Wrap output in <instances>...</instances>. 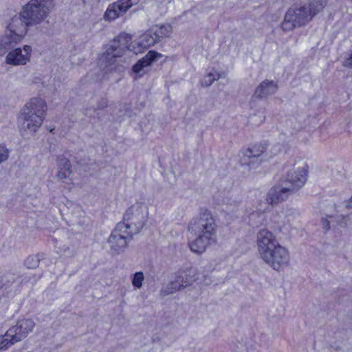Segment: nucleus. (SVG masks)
Wrapping results in <instances>:
<instances>
[{
	"label": "nucleus",
	"instance_id": "nucleus-1",
	"mask_svg": "<svg viewBox=\"0 0 352 352\" xmlns=\"http://www.w3.org/2000/svg\"><path fill=\"white\" fill-rule=\"evenodd\" d=\"M130 41L131 37L127 35H119L107 47L99 58L100 66L105 73L119 69L118 58L124 55L125 48L137 54L144 52L157 43L151 28L129 44Z\"/></svg>",
	"mask_w": 352,
	"mask_h": 352
},
{
	"label": "nucleus",
	"instance_id": "nucleus-2",
	"mask_svg": "<svg viewBox=\"0 0 352 352\" xmlns=\"http://www.w3.org/2000/svg\"><path fill=\"white\" fill-rule=\"evenodd\" d=\"M255 243L259 258L274 270L278 272L289 265L288 249L278 242L276 235L269 229H260L256 232Z\"/></svg>",
	"mask_w": 352,
	"mask_h": 352
},
{
	"label": "nucleus",
	"instance_id": "nucleus-3",
	"mask_svg": "<svg viewBox=\"0 0 352 352\" xmlns=\"http://www.w3.org/2000/svg\"><path fill=\"white\" fill-rule=\"evenodd\" d=\"M188 232L195 236L188 238L190 250L197 254L204 253L216 240L217 224L211 212L202 210L193 218L188 223Z\"/></svg>",
	"mask_w": 352,
	"mask_h": 352
},
{
	"label": "nucleus",
	"instance_id": "nucleus-4",
	"mask_svg": "<svg viewBox=\"0 0 352 352\" xmlns=\"http://www.w3.org/2000/svg\"><path fill=\"white\" fill-rule=\"evenodd\" d=\"M47 109L44 99L39 97L30 99L21 109L18 117L21 134L34 135L45 120Z\"/></svg>",
	"mask_w": 352,
	"mask_h": 352
},
{
	"label": "nucleus",
	"instance_id": "nucleus-5",
	"mask_svg": "<svg viewBox=\"0 0 352 352\" xmlns=\"http://www.w3.org/2000/svg\"><path fill=\"white\" fill-rule=\"evenodd\" d=\"M318 1L310 0L309 5L294 4L288 9L281 23L283 31H292L309 22L313 16L322 10L318 8Z\"/></svg>",
	"mask_w": 352,
	"mask_h": 352
},
{
	"label": "nucleus",
	"instance_id": "nucleus-6",
	"mask_svg": "<svg viewBox=\"0 0 352 352\" xmlns=\"http://www.w3.org/2000/svg\"><path fill=\"white\" fill-rule=\"evenodd\" d=\"M55 6V0H30L21 11V16L30 25H37L50 15Z\"/></svg>",
	"mask_w": 352,
	"mask_h": 352
},
{
	"label": "nucleus",
	"instance_id": "nucleus-7",
	"mask_svg": "<svg viewBox=\"0 0 352 352\" xmlns=\"http://www.w3.org/2000/svg\"><path fill=\"white\" fill-rule=\"evenodd\" d=\"M148 217V208L145 203L136 202L129 207L120 224L125 226L129 233H139L146 225Z\"/></svg>",
	"mask_w": 352,
	"mask_h": 352
},
{
	"label": "nucleus",
	"instance_id": "nucleus-8",
	"mask_svg": "<svg viewBox=\"0 0 352 352\" xmlns=\"http://www.w3.org/2000/svg\"><path fill=\"white\" fill-rule=\"evenodd\" d=\"M198 276V270L195 267L180 270L175 274L174 278L166 286L163 292L170 294L184 289L195 283Z\"/></svg>",
	"mask_w": 352,
	"mask_h": 352
},
{
	"label": "nucleus",
	"instance_id": "nucleus-9",
	"mask_svg": "<svg viewBox=\"0 0 352 352\" xmlns=\"http://www.w3.org/2000/svg\"><path fill=\"white\" fill-rule=\"evenodd\" d=\"M134 234L129 233L124 225L118 223L108 240L111 250L116 253L124 252Z\"/></svg>",
	"mask_w": 352,
	"mask_h": 352
},
{
	"label": "nucleus",
	"instance_id": "nucleus-10",
	"mask_svg": "<svg viewBox=\"0 0 352 352\" xmlns=\"http://www.w3.org/2000/svg\"><path fill=\"white\" fill-rule=\"evenodd\" d=\"M35 325L36 323L32 319H21L14 326L9 328L5 334L9 341L12 342V345H13L25 339L33 331Z\"/></svg>",
	"mask_w": 352,
	"mask_h": 352
},
{
	"label": "nucleus",
	"instance_id": "nucleus-11",
	"mask_svg": "<svg viewBox=\"0 0 352 352\" xmlns=\"http://www.w3.org/2000/svg\"><path fill=\"white\" fill-rule=\"evenodd\" d=\"M140 0H118L108 6L103 18L107 21H113L122 16L133 6L138 4Z\"/></svg>",
	"mask_w": 352,
	"mask_h": 352
},
{
	"label": "nucleus",
	"instance_id": "nucleus-12",
	"mask_svg": "<svg viewBox=\"0 0 352 352\" xmlns=\"http://www.w3.org/2000/svg\"><path fill=\"white\" fill-rule=\"evenodd\" d=\"M25 21L21 14L19 16H14L8 26L5 36L9 38L12 43L20 42L27 32V26L31 25Z\"/></svg>",
	"mask_w": 352,
	"mask_h": 352
},
{
	"label": "nucleus",
	"instance_id": "nucleus-13",
	"mask_svg": "<svg viewBox=\"0 0 352 352\" xmlns=\"http://www.w3.org/2000/svg\"><path fill=\"white\" fill-rule=\"evenodd\" d=\"M307 174L308 167L305 164L303 166L289 171L287 177L282 181L295 192L305 185Z\"/></svg>",
	"mask_w": 352,
	"mask_h": 352
},
{
	"label": "nucleus",
	"instance_id": "nucleus-14",
	"mask_svg": "<svg viewBox=\"0 0 352 352\" xmlns=\"http://www.w3.org/2000/svg\"><path fill=\"white\" fill-rule=\"evenodd\" d=\"M31 54V46L25 45L23 48H16L10 51L6 57V62L14 66L24 65L30 61Z\"/></svg>",
	"mask_w": 352,
	"mask_h": 352
},
{
	"label": "nucleus",
	"instance_id": "nucleus-15",
	"mask_svg": "<svg viewBox=\"0 0 352 352\" xmlns=\"http://www.w3.org/2000/svg\"><path fill=\"white\" fill-rule=\"evenodd\" d=\"M294 192L282 180L268 192L266 200L271 204H278L288 199Z\"/></svg>",
	"mask_w": 352,
	"mask_h": 352
},
{
	"label": "nucleus",
	"instance_id": "nucleus-16",
	"mask_svg": "<svg viewBox=\"0 0 352 352\" xmlns=\"http://www.w3.org/2000/svg\"><path fill=\"white\" fill-rule=\"evenodd\" d=\"M162 57V54L154 50H150L133 67V72L139 77L144 73V69L150 66L153 62Z\"/></svg>",
	"mask_w": 352,
	"mask_h": 352
},
{
	"label": "nucleus",
	"instance_id": "nucleus-17",
	"mask_svg": "<svg viewBox=\"0 0 352 352\" xmlns=\"http://www.w3.org/2000/svg\"><path fill=\"white\" fill-rule=\"evenodd\" d=\"M278 86L272 80L263 81L255 89L254 94L258 98H265L276 92Z\"/></svg>",
	"mask_w": 352,
	"mask_h": 352
},
{
	"label": "nucleus",
	"instance_id": "nucleus-18",
	"mask_svg": "<svg viewBox=\"0 0 352 352\" xmlns=\"http://www.w3.org/2000/svg\"><path fill=\"white\" fill-rule=\"evenodd\" d=\"M151 29L157 43L164 38L169 37L173 31V28L170 24L156 25L151 27Z\"/></svg>",
	"mask_w": 352,
	"mask_h": 352
},
{
	"label": "nucleus",
	"instance_id": "nucleus-19",
	"mask_svg": "<svg viewBox=\"0 0 352 352\" xmlns=\"http://www.w3.org/2000/svg\"><path fill=\"white\" fill-rule=\"evenodd\" d=\"M266 151L267 148L265 144H255L247 148L244 152V155L245 157H248L251 160V162H250V164L252 162V160H254V159H258Z\"/></svg>",
	"mask_w": 352,
	"mask_h": 352
},
{
	"label": "nucleus",
	"instance_id": "nucleus-20",
	"mask_svg": "<svg viewBox=\"0 0 352 352\" xmlns=\"http://www.w3.org/2000/svg\"><path fill=\"white\" fill-rule=\"evenodd\" d=\"M221 77V75L216 71L208 73L201 80V85L205 87H208L212 83Z\"/></svg>",
	"mask_w": 352,
	"mask_h": 352
},
{
	"label": "nucleus",
	"instance_id": "nucleus-21",
	"mask_svg": "<svg viewBox=\"0 0 352 352\" xmlns=\"http://www.w3.org/2000/svg\"><path fill=\"white\" fill-rule=\"evenodd\" d=\"M144 280V275L142 272H137L131 276L132 285L135 289H140Z\"/></svg>",
	"mask_w": 352,
	"mask_h": 352
},
{
	"label": "nucleus",
	"instance_id": "nucleus-22",
	"mask_svg": "<svg viewBox=\"0 0 352 352\" xmlns=\"http://www.w3.org/2000/svg\"><path fill=\"white\" fill-rule=\"evenodd\" d=\"M10 149L3 143H0V164L6 162L10 157Z\"/></svg>",
	"mask_w": 352,
	"mask_h": 352
},
{
	"label": "nucleus",
	"instance_id": "nucleus-23",
	"mask_svg": "<svg viewBox=\"0 0 352 352\" xmlns=\"http://www.w3.org/2000/svg\"><path fill=\"white\" fill-rule=\"evenodd\" d=\"M13 43L8 37L5 36H2L0 38V56H3L6 50L10 47V45Z\"/></svg>",
	"mask_w": 352,
	"mask_h": 352
},
{
	"label": "nucleus",
	"instance_id": "nucleus-24",
	"mask_svg": "<svg viewBox=\"0 0 352 352\" xmlns=\"http://www.w3.org/2000/svg\"><path fill=\"white\" fill-rule=\"evenodd\" d=\"M39 260L36 256H30L25 261V265L30 269H34L38 266Z\"/></svg>",
	"mask_w": 352,
	"mask_h": 352
},
{
	"label": "nucleus",
	"instance_id": "nucleus-25",
	"mask_svg": "<svg viewBox=\"0 0 352 352\" xmlns=\"http://www.w3.org/2000/svg\"><path fill=\"white\" fill-rule=\"evenodd\" d=\"M71 169H70V164L68 162H65L64 170H60L58 174L57 177L60 179H65L67 177H68L71 174Z\"/></svg>",
	"mask_w": 352,
	"mask_h": 352
},
{
	"label": "nucleus",
	"instance_id": "nucleus-26",
	"mask_svg": "<svg viewBox=\"0 0 352 352\" xmlns=\"http://www.w3.org/2000/svg\"><path fill=\"white\" fill-rule=\"evenodd\" d=\"M12 345V342H10L6 334L0 336V351L8 349Z\"/></svg>",
	"mask_w": 352,
	"mask_h": 352
},
{
	"label": "nucleus",
	"instance_id": "nucleus-27",
	"mask_svg": "<svg viewBox=\"0 0 352 352\" xmlns=\"http://www.w3.org/2000/svg\"><path fill=\"white\" fill-rule=\"evenodd\" d=\"M281 151V146L276 144L270 148V152L272 155H276Z\"/></svg>",
	"mask_w": 352,
	"mask_h": 352
},
{
	"label": "nucleus",
	"instance_id": "nucleus-28",
	"mask_svg": "<svg viewBox=\"0 0 352 352\" xmlns=\"http://www.w3.org/2000/svg\"><path fill=\"white\" fill-rule=\"evenodd\" d=\"M322 224L323 228H324L326 230H328L330 228V222L327 219L322 218Z\"/></svg>",
	"mask_w": 352,
	"mask_h": 352
},
{
	"label": "nucleus",
	"instance_id": "nucleus-29",
	"mask_svg": "<svg viewBox=\"0 0 352 352\" xmlns=\"http://www.w3.org/2000/svg\"><path fill=\"white\" fill-rule=\"evenodd\" d=\"M4 278L8 280L9 283H14V275L12 274L10 272H8L4 275Z\"/></svg>",
	"mask_w": 352,
	"mask_h": 352
},
{
	"label": "nucleus",
	"instance_id": "nucleus-30",
	"mask_svg": "<svg viewBox=\"0 0 352 352\" xmlns=\"http://www.w3.org/2000/svg\"><path fill=\"white\" fill-rule=\"evenodd\" d=\"M345 206L347 208H352V196L349 200L345 201Z\"/></svg>",
	"mask_w": 352,
	"mask_h": 352
},
{
	"label": "nucleus",
	"instance_id": "nucleus-31",
	"mask_svg": "<svg viewBox=\"0 0 352 352\" xmlns=\"http://www.w3.org/2000/svg\"><path fill=\"white\" fill-rule=\"evenodd\" d=\"M239 202L238 201L234 200V201H232L230 202V205L233 206L234 208L237 207L239 206Z\"/></svg>",
	"mask_w": 352,
	"mask_h": 352
},
{
	"label": "nucleus",
	"instance_id": "nucleus-32",
	"mask_svg": "<svg viewBox=\"0 0 352 352\" xmlns=\"http://www.w3.org/2000/svg\"><path fill=\"white\" fill-rule=\"evenodd\" d=\"M257 216L258 217H260L261 214L258 212H256V213H252L250 218V220L252 221V218Z\"/></svg>",
	"mask_w": 352,
	"mask_h": 352
},
{
	"label": "nucleus",
	"instance_id": "nucleus-33",
	"mask_svg": "<svg viewBox=\"0 0 352 352\" xmlns=\"http://www.w3.org/2000/svg\"><path fill=\"white\" fill-rule=\"evenodd\" d=\"M210 283V279H208V281H206L205 283L206 285H209Z\"/></svg>",
	"mask_w": 352,
	"mask_h": 352
},
{
	"label": "nucleus",
	"instance_id": "nucleus-34",
	"mask_svg": "<svg viewBox=\"0 0 352 352\" xmlns=\"http://www.w3.org/2000/svg\"><path fill=\"white\" fill-rule=\"evenodd\" d=\"M85 3L88 1L89 0H82Z\"/></svg>",
	"mask_w": 352,
	"mask_h": 352
}]
</instances>
